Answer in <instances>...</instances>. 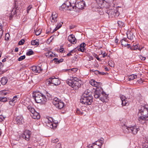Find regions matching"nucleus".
Returning <instances> with one entry per match:
<instances>
[{
	"instance_id": "4",
	"label": "nucleus",
	"mask_w": 148,
	"mask_h": 148,
	"mask_svg": "<svg viewBox=\"0 0 148 148\" xmlns=\"http://www.w3.org/2000/svg\"><path fill=\"white\" fill-rule=\"evenodd\" d=\"M77 2L76 0H67L61 6L66 10L75 11V8Z\"/></svg>"
},
{
	"instance_id": "47",
	"label": "nucleus",
	"mask_w": 148,
	"mask_h": 148,
	"mask_svg": "<svg viewBox=\"0 0 148 148\" xmlns=\"http://www.w3.org/2000/svg\"><path fill=\"white\" fill-rule=\"evenodd\" d=\"M24 40L23 39H22L19 41L18 44L20 45H22L24 43Z\"/></svg>"
},
{
	"instance_id": "42",
	"label": "nucleus",
	"mask_w": 148,
	"mask_h": 148,
	"mask_svg": "<svg viewBox=\"0 0 148 148\" xmlns=\"http://www.w3.org/2000/svg\"><path fill=\"white\" fill-rule=\"evenodd\" d=\"M62 26V24H59V27H56L54 29L53 32L56 31L57 30L60 28Z\"/></svg>"
},
{
	"instance_id": "24",
	"label": "nucleus",
	"mask_w": 148,
	"mask_h": 148,
	"mask_svg": "<svg viewBox=\"0 0 148 148\" xmlns=\"http://www.w3.org/2000/svg\"><path fill=\"white\" fill-rule=\"evenodd\" d=\"M54 125V124L51 121L50 122L49 121H48V122L47 123V125L50 127L51 128H53L54 127H56L57 126V124L56 123H55Z\"/></svg>"
},
{
	"instance_id": "3",
	"label": "nucleus",
	"mask_w": 148,
	"mask_h": 148,
	"mask_svg": "<svg viewBox=\"0 0 148 148\" xmlns=\"http://www.w3.org/2000/svg\"><path fill=\"white\" fill-rule=\"evenodd\" d=\"M33 98L37 103H45L47 101L45 96L40 92H34L33 94Z\"/></svg>"
},
{
	"instance_id": "18",
	"label": "nucleus",
	"mask_w": 148,
	"mask_h": 148,
	"mask_svg": "<svg viewBox=\"0 0 148 148\" xmlns=\"http://www.w3.org/2000/svg\"><path fill=\"white\" fill-rule=\"evenodd\" d=\"M16 123L17 124L20 125L22 124L23 122V117L21 115L18 116L16 118Z\"/></svg>"
},
{
	"instance_id": "64",
	"label": "nucleus",
	"mask_w": 148,
	"mask_h": 148,
	"mask_svg": "<svg viewBox=\"0 0 148 148\" xmlns=\"http://www.w3.org/2000/svg\"><path fill=\"white\" fill-rule=\"evenodd\" d=\"M18 48H17V47L15 49V51L16 52L18 51Z\"/></svg>"
},
{
	"instance_id": "21",
	"label": "nucleus",
	"mask_w": 148,
	"mask_h": 148,
	"mask_svg": "<svg viewBox=\"0 0 148 148\" xmlns=\"http://www.w3.org/2000/svg\"><path fill=\"white\" fill-rule=\"evenodd\" d=\"M32 118L34 119H38L40 118V116L39 114L35 111L34 112L32 113L31 114Z\"/></svg>"
},
{
	"instance_id": "57",
	"label": "nucleus",
	"mask_w": 148,
	"mask_h": 148,
	"mask_svg": "<svg viewBox=\"0 0 148 148\" xmlns=\"http://www.w3.org/2000/svg\"><path fill=\"white\" fill-rule=\"evenodd\" d=\"M75 26L74 25H72L70 26V29H74Z\"/></svg>"
},
{
	"instance_id": "28",
	"label": "nucleus",
	"mask_w": 148,
	"mask_h": 148,
	"mask_svg": "<svg viewBox=\"0 0 148 148\" xmlns=\"http://www.w3.org/2000/svg\"><path fill=\"white\" fill-rule=\"evenodd\" d=\"M137 75L132 74L129 76L128 77V79L129 81L132 80L134 79L137 78Z\"/></svg>"
},
{
	"instance_id": "27",
	"label": "nucleus",
	"mask_w": 148,
	"mask_h": 148,
	"mask_svg": "<svg viewBox=\"0 0 148 148\" xmlns=\"http://www.w3.org/2000/svg\"><path fill=\"white\" fill-rule=\"evenodd\" d=\"M31 44L33 46H38L39 45L38 40L36 39L32 40L31 42Z\"/></svg>"
},
{
	"instance_id": "13",
	"label": "nucleus",
	"mask_w": 148,
	"mask_h": 148,
	"mask_svg": "<svg viewBox=\"0 0 148 148\" xmlns=\"http://www.w3.org/2000/svg\"><path fill=\"white\" fill-rule=\"evenodd\" d=\"M100 100L103 102H107L108 101V95L103 91H102L101 97L100 98Z\"/></svg>"
},
{
	"instance_id": "26",
	"label": "nucleus",
	"mask_w": 148,
	"mask_h": 148,
	"mask_svg": "<svg viewBox=\"0 0 148 148\" xmlns=\"http://www.w3.org/2000/svg\"><path fill=\"white\" fill-rule=\"evenodd\" d=\"M138 120L139 121V122L140 123H141L142 122V121H145V120L147 118L145 116L140 115V116H138Z\"/></svg>"
},
{
	"instance_id": "51",
	"label": "nucleus",
	"mask_w": 148,
	"mask_h": 148,
	"mask_svg": "<svg viewBox=\"0 0 148 148\" xmlns=\"http://www.w3.org/2000/svg\"><path fill=\"white\" fill-rule=\"evenodd\" d=\"M56 148H62L61 144L58 143L56 146Z\"/></svg>"
},
{
	"instance_id": "1",
	"label": "nucleus",
	"mask_w": 148,
	"mask_h": 148,
	"mask_svg": "<svg viewBox=\"0 0 148 148\" xmlns=\"http://www.w3.org/2000/svg\"><path fill=\"white\" fill-rule=\"evenodd\" d=\"M93 97L91 92L85 91L82 94L80 99V102L86 105H90L92 102Z\"/></svg>"
},
{
	"instance_id": "15",
	"label": "nucleus",
	"mask_w": 148,
	"mask_h": 148,
	"mask_svg": "<svg viewBox=\"0 0 148 148\" xmlns=\"http://www.w3.org/2000/svg\"><path fill=\"white\" fill-rule=\"evenodd\" d=\"M102 90L101 89V90L97 88L95 92L94 97L95 98L99 99H100V98L101 97V95L102 93Z\"/></svg>"
},
{
	"instance_id": "41",
	"label": "nucleus",
	"mask_w": 148,
	"mask_h": 148,
	"mask_svg": "<svg viewBox=\"0 0 148 148\" xmlns=\"http://www.w3.org/2000/svg\"><path fill=\"white\" fill-rule=\"evenodd\" d=\"M62 26V24H59V27H56L54 29L53 32L56 31L57 30L60 28Z\"/></svg>"
},
{
	"instance_id": "58",
	"label": "nucleus",
	"mask_w": 148,
	"mask_h": 148,
	"mask_svg": "<svg viewBox=\"0 0 148 148\" xmlns=\"http://www.w3.org/2000/svg\"><path fill=\"white\" fill-rule=\"evenodd\" d=\"M88 148H93V145H88L87 147Z\"/></svg>"
},
{
	"instance_id": "38",
	"label": "nucleus",
	"mask_w": 148,
	"mask_h": 148,
	"mask_svg": "<svg viewBox=\"0 0 148 148\" xmlns=\"http://www.w3.org/2000/svg\"><path fill=\"white\" fill-rule=\"evenodd\" d=\"M109 65L111 67H114V63L113 61H111L109 62Z\"/></svg>"
},
{
	"instance_id": "44",
	"label": "nucleus",
	"mask_w": 148,
	"mask_h": 148,
	"mask_svg": "<svg viewBox=\"0 0 148 148\" xmlns=\"http://www.w3.org/2000/svg\"><path fill=\"white\" fill-rule=\"evenodd\" d=\"M36 66H33L32 67V70L34 73H36Z\"/></svg>"
},
{
	"instance_id": "20",
	"label": "nucleus",
	"mask_w": 148,
	"mask_h": 148,
	"mask_svg": "<svg viewBox=\"0 0 148 148\" xmlns=\"http://www.w3.org/2000/svg\"><path fill=\"white\" fill-rule=\"evenodd\" d=\"M120 98L122 101V105L123 106H126L127 102L126 101V98L125 96L123 95H121Z\"/></svg>"
},
{
	"instance_id": "33",
	"label": "nucleus",
	"mask_w": 148,
	"mask_h": 148,
	"mask_svg": "<svg viewBox=\"0 0 148 148\" xmlns=\"http://www.w3.org/2000/svg\"><path fill=\"white\" fill-rule=\"evenodd\" d=\"M125 39H123L120 41V43H121L122 46H126V45H127V43H126Z\"/></svg>"
},
{
	"instance_id": "43",
	"label": "nucleus",
	"mask_w": 148,
	"mask_h": 148,
	"mask_svg": "<svg viewBox=\"0 0 148 148\" xmlns=\"http://www.w3.org/2000/svg\"><path fill=\"white\" fill-rule=\"evenodd\" d=\"M75 53V51L74 50L71 51L70 53H68L67 54V56H70L73 55L72 54H73Z\"/></svg>"
},
{
	"instance_id": "16",
	"label": "nucleus",
	"mask_w": 148,
	"mask_h": 148,
	"mask_svg": "<svg viewBox=\"0 0 148 148\" xmlns=\"http://www.w3.org/2000/svg\"><path fill=\"white\" fill-rule=\"evenodd\" d=\"M68 40L71 43L74 44L76 43L77 40L75 36L73 34L69 35L68 38Z\"/></svg>"
},
{
	"instance_id": "31",
	"label": "nucleus",
	"mask_w": 148,
	"mask_h": 148,
	"mask_svg": "<svg viewBox=\"0 0 148 148\" xmlns=\"http://www.w3.org/2000/svg\"><path fill=\"white\" fill-rule=\"evenodd\" d=\"M42 70V68H41L40 66H37L36 73H40Z\"/></svg>"
},
{
	"instance_id": "55",
	"label": "nucleus",
	"mask_w": 148,
	"mask_h": 148,
	"mask_svg": "<svg viewBox=\"0 0 148 148\" xmlns=\"http://www.w3.org/2000/svg\"><path fill=\"white\" fill-rule=\"evenodd\" d=\"M78 51H80L81 52H83L84 50V49L80 47L79 48H78Z\"/></svg>"
},
{
	"instance_id": "56",
	"label": "nucleus",
	"mask_w": 148,
	"mask_h": 148,
	"mask_svg": "<svg viewBox=\"0 0 148 148\" xmlns=\"http://www.w3.org/2000/svg\"><path fill=\"white\" fill-rule=\"evenodd\" d=\"M142 49V48H141V49H140L139 48H138V46H137V47H134V50H137V49H138V50H139L140 51Z\"/></svg>"
},
{
	"instance_id": "54",
	"label": "nucleus",
	"mask_w": 148,
	"mask_h": 148,
	"mask_svg": "<svg viewBox=\"0 0 148 148\" xmlns=\"http://www.w3.org/2000/svg\"><path fill=\"white\" fill-rule=\"evenodd\" d=\"M3 64L1 62H0V71L3 69Z\"/></svg>"
},
{
	"instance_id": "62",
	"label": "nucleus",
	"mask_w": 148,
	"mask_h": 148,
	"mask_svg": "<svg viewBox=\"0 0 148 148\" xmlns=\"http://www.w3.org/2000/svg\"><path fill=\"white\" fill-rule=\"evenodd\" d=\"M2 71V72L3 73H3H5L6 71H7V70H3V69H2V70H1L0 71Z\"/></svg>"
},
{
	"instance_id": "23",
	"label": "nucleus",
	"mask_w": 148,
	"mask_h": 148,
	"mask_svg": "<svg viewBox=\"0 0 148 148\" xmlns=\"http://www.w3.org/2000/svg\"><path fill=\"white\" fill-rule=\"evenodd\" d=\"M8 81V79L7 77H3L1 78V84L4 85L7 83Z\"/></svg>"
},
{
	"instance_id": "34",
	"label": "nucleus",
	"mask_w": 148,
	"mask_h": 148,
	"mask_svg": "<svg viewBox=\"0 0 148 148\" xmlns=\"http://www.w3.org/2000/svg\"><path fill=\"white\" fill-rule=\"evenodd\" d=\"M117 23L119 26L121 27L125 26V24L124 23L121 21H118L117 22Z\"/></svg>"
},
{
	"instance_id": "25",
	"label": "nucleus",
	"mask_w": 148,
	"mask_h": 148,
	"mask_svg": "<svg viewBox=\"0 0 148 148\" xmlns=\"http://www.w3.org/2000/svg\"><path fill=\"white\" fill-rule=\"evenodd\" d=\"M63 59L61 58L59 60L58 58H55L52 60L54 61V63L56 64H58L63 62Z\"/></svg>"
},
{
	"instance_id": "48",
	"label": "nucleus",
	"mask_w": 148,
	"mask_h": 148,
	"mask_svg": "<svg viewBox=\"0 0 148 148\" xmlns=\"http://www.w3.org/2000/svg\"><path fill=\"white\" fill-rule=\"evenodd\" d=\"M11 100L15 103H16L17 101V96H14Z\"/></svg>"
},
{
	"instance_id": "40",
	"label": "nucleus",
	"mask_w": 148,
	"mask_h": 148,
	"mask_svg": "<svg viewBox=\"0 0 148 148\" xmlns=\"http://www.w3.org/2000/svg\"><path fill=\"white\" fill-rule=\"evenodd\" d=\"M25 58V55H23L20 57L19 58H18V60L19 61H21L22 60H23Z\"/></svg>"
},
{
	"instance_id": "32",
	"label": "nucleus",
	"mask_w": 148,
	"mask_h": 148,
	"mask_svg": "<svg viewBox=\"0 0 148 148\" xmlns=\"http://www.w3.org/2000/svg\"><path fill=\"white\" fill-rule=\"evenodd\" d=\"M29 111H30L32 113L36 111L34 109V108H32L31 106H29L27 107Z\"/></svg>"
},
{
	"instance_id": "30",
	"label": "nucleus",
	"mask_w": 148,
	"mask_h": 148,
	"mask_svg": "<svg viewBox=\"0 0 148 148\" xmlns=\"http://www.w3.org/2000/svg\"><path fill=\"white\" fill-rule=\"evenodd\" d=\"M2 95H0V101L5 102L7 101V98L2 97Z\"/></svg>"
},
{
	"instance_id": "59",
	"label": "nucleus",
	"mask_w": 148,
	"mask_h": 148,
	"mask_svg": "<svg viewBox=\"0 0 148 148\" xmlns=\"http://www.w3.org/2000/svg\"><path fill=\"white\" fill-rule=\"evenodd\" d=\"M64 49L63 48H61L60 49V52L61 53H62L64 51Z\"/></svg>"
},
{
	"instance_id": "29",
	"label": "nucleus",
	"mask_w": 148,
	"mask_h": 148,
	"mask_svg": "<svg viewBox=\"0 0 148 148\" xmlns=\"http://www.w3.org/2000/svg\"><path fill=\"white\" fill-rule=\"evenodd\" d=\"M127 38L131 40H132L133 39L134 37V36L132 33H129V34H127Z\"/></svg>"
},
{
	"instance_id": "39",
	"label": "nucleus",
	"mask_w": 148,
	"mask_h": 148,
	"mask_svg": "<svg viewBox=\"0 0 148 148\" xmlns=\"http://www.w3.org/2000/svg\"><path fill=\"white\" fill-rule=\"evenodd\" d=\"M2 26L1 25V28H0V40L2 37V36L3 33V31L2 30Z\"/></svg>"
},
{
	"instance_id": "14",
	"label": "nucleus",
	"mask_w": 148,
	"mask_h": 148,
	"mask_svg": "<svg viewBox=\"0 0 148 148\" xmlns=\"http://www.w3.org/2000/svg\"><path fill=\"white\" fill-rule=\"evenodd\" d=\"M105 1L104 0H97L95 7L97 8L102 9L103 5L105 4Z\"/></svg>"
},
{
	"instance_id": "9",
	"label": "nucleus",
	"mask_w": 148,
	"mask_h": 148,
	"mask_svg": "<svg viewBox=\"0 0 148 148\" xmlns=\"http://www.w3.org/2000/svg\"><path fill=\"white\" fill-rule=\"evenodd\" d=\"M53 104L58 109H61L64 106V103L61 101H59L58 99L55 98L53 102Z\"/></svg>"
},
{
	"instance_id": "63",
	"label": "nucleus",
	"mask_w": 148,
	"mask_h": 148,
	"mask_svg": "<svg viewBox=\"0 0 148 148\" xmlns=\"http://www.w3.org/2000/svg\"><path fill=\"white\" fill-rule=\"evenodd\" d=\"M141 79L140 80H138V82L140 84L142 83V81H141Z\"/></svg>"
},
{
	"instance_id": "50",
	"label": "nucleus",
	"mask_w": 148,
	"mask_h": 148,
	"mask_svg": "<svg viewBox=\"0 0 148 148\" xmlns=\"http://www.w3.org/2000/svg\"><path fill=\"white\" fill-rule=\"evenodd\" d=\"M59 141V140L58 138H57L52 140V143H56Z\"/></svg>"
},
{
	"instance_id": "36",
	"label": "nucleus",
	"mask_w": 148,
	"mask_h": 148,
	"mask_svg": "<svg viewBox=\"0 0 148 148\" xmlns=\"http://www.w3.org/2000/svg\"><path fill=\"white\" fill-rule=\"evenodd\" d=\"M77 113L79 115H82L83 114V111L82 110L79 109L77 108L76 110Z\"/></svg>"
},
{
	"instance_id": "7",
	"label": "nucleus",
	"mask_w": 148,
	"mask_h": 148,
	"mask_svg": "<svg viewBox=\"0 0 148 148\" xmlns=\"http://www.w3.org/2000/svg\"><path fill=\"white\" fill-rule=\"evenodd\" d=\"M13 6L14 7H13V9L11 11V13L9 14V19L10 20L11 19L14 15L16 14H20V8L18 7V6L17 5L16 2L14 3Z\"/></svg>"
},
{
	"instance_id": "49",
	"label": "nucleus",
	"mask_w": 148,
	"mask_h": 148,
	"mask_svg": "<svg viewBox=\"0 0 148 148\" xmlns=\"http://www.w3.org/2000/svg\"><path fill=\"white\" fill-rule=\"evenodd\" d=\"M86 46V44L84 43L83 42L80 45V47L81 48H83L84 49V47Z\"/></svg>"
},
{
	"instance_id": "2",
	"label": "nucleus",
	"mask_w": 148,
	"mask_h": 148,
	"mask_svg": "<svg viewBox=\"0 0 148 148\" xmlns=\"http://www.w3.org/2000/svg\"><path fill=\"white\" fill-rule=\"evenodd\" d=\"M66 82L69 86L75 90L80 87L81 86V81L75 77H70L69 79H67Z\"/></svg>"
},
{
	"instance_id": "61",
	"label": "nucleus",
	"mask_w": 148,
	"mask_h": 148,
	"mask_svg": "<svg viewBox=\"0 0 148 148\" xmlns=\"http://www.w3.org/2000/svg\"><path fill=\"white\" fill-rule=\"evenodd\" d=\"M107 54H106V53H103V57L104 58L105 56H107Z\"/></svg>"
},
{
	"instance_id": "19",
	"label": "nucleus",
	"mask_w": 148,
	"mask_h": 148,
	"mask_svg": "<svg viewBox=\"0 0 148 148\" xmlns=\"http://www.w3.org/2000/svg\"><path fill=\"white\" fill-rule=\"evenodd\" d=\"M90 84L92 86L96 87L98 86H100L101 84V83L98 82L93 79H92L90 81Z\"/></svg>"
},
{
	"instance_id": "46",
	"label": "nucleus",
	"mask_w": 148,
	"mask_h": 148,
	"mask_svg": "<svg viewBox=\"0 0 148 148\" xmlns=\"http://www.w3.org/2000/svg\"><path fill=\"white\" fill-rule=\"evenodd\" d=\"M91 71H92V72H94L95 74L97 75L99 74V73H101L100 72H99V71L97 70L94 71L93 70H91Z\"/></svg>"
},
{
	"instance_id": "10",
	"label": "nucleus",
	"mask_w": 148,
	"mask_h": 148,
	"mask_svg": "<svg viewBox=\"0 0 148 148\" xmlns=\"http://www.w3.org/2000/svg\"><path fill=\"white\" fill-rule=\"evenodd\" d=\"M104 140L103 138H101L98 140L96 142V143H94L92 144L93 147V148H101L104 143Z\"/></svg>"
},
{
	"instance_id": "45",
	"label": "nucleus",
	"mask_w": 148,
	"mask_h": 148,
	"mask_svg": "<svg viewBox=\"0 0 148 148\" xmlns=\"http://www.w3.org/2000/svg\"><path fill=\"white\" fill-rule=\"evenodd\" d=\"M34 31L35 32L36 35L37 36H38L40 34L41 32V31L39 30L36 31V30H35Z\"/></svg>"
},
{
	"instance_id": "11",
	"label": "nucleus",
	"mask_w": 148,
	"mask_h": 148,
	"mask_svg": "<svg viewBox=\"0 0 148 148\" xmlns=\"http://www.w3.org/2000/svg\"><path fill=\"white\" fill-rule=\"evenodd\" d=\"M84 5V3L82 1L77 2L75 8V10L76 11L78 9L82 10L83 9Z\"/></svg>"
},
{
	"instance_id": "60",
	"label": "nucleus",
	"mask_w": 148,
	"mask_h": 148,
	"mask_svg": "<svg viewBox=\"0 0 148 148\" xmlns=\"http://www.w3.org/2000/svg\"><path fill=\"white\" fill-rule=\"evenodd\" d=\"M140 58L141 60H145L146 59V58L145 57H143L141 56V57H140Z\"/></svg>"
},
{
	"instance_id": "5",
	"label": "nucleus",
	"mask_w": 148,
	"mask_h": 148,
	"mask_svg": "<svg viewBox=\"0 0 148 148\" xmlns=\"http://www.w3.org/2000/svg\"><path fill=\"white\" fill-rule=\"evenodd\" d=\"M123 129L125 133L131 132L134 134H136L139 130V128H136V126H128L125 125L123 126Z\"/></svg>"
},
{
	"instance_id": "6",
	"label": "nucleus",
	"mask_w": 148,
	"mask_h": 148,
	"mask_svg": "<svg viewBox=\"0 0 148 148\" xmlns=\"http://www.w3.org/2000/svg\"><path fill=\"white\" fill-rule=\"evenodd\" d=\"M60 82L59 79L58 78L55 77L54 76L50 77L46 81V84L48 86L53 84L56 86L60 84Z\"/></svg>"
},
{
	"instance_id": "35",
	"label": "nucleus",
	"mask_w": 148,
	"mask_h": 148,
	"mask_svg": "<svg viewBox=\"0 0 148 148\" xmlns=\"http://www.w3.org/2000/svg\"><path fill=\"white\" fill-rule=\"evenodd\" d=\"M55 55V54H53V53L51 52H49L48 53H47L46 54V56L48 57H51L52 56H53V55Z\"/></svg>"
},
{
	"instance_id": "8",
	"label": "nucleus",
	"mask_w": 148,
	"mask_h": 148,
	"mask_svg": "<svg viewBox=\"0 0 148 148\" xmlns=\"http://www.w3.org/2000/svg\"><path fill=\"white\" fill-rule=\"evenodd\" d=\"M105 12L108 14L109 16H111L112 17H117L120 14L119 12L117 10H107L105 11Z\"/></svg>"
},
{
	"instance_id": "22",
	"label": "nucleus",
	"mask_w": 148,
	"mask_h": 148,
	"mask_svg": "<svg viewBox=\"0 0 148 148\" xmlns=\"http://www.w3.org/2000/svg\"><path fill=\"white\" fill-rule=\"evenodd\" d=\"M105 4H104L103 5V7L102 9V10L103 12L104 11L105 12V11H106L108 8L110 6V4L105 1Z\"/></svg>"
},
{
	"instance_id": "37",
	"label": "nucleus",
	"mask_w": 148,
	"mask_h": 148,
	"mask_svg": "<svg viewBox=\"0 0 148 148\" xmlns=\"http://www.w3.org/2000/svg\"><path fill=\"white\" fill-rule=\"evenodd\" d=\"M34 53V51L32 50H31L26 53V55L27 56H29L33 54Z\"/></svg>"
},
{
	"instance_id": "17",
	"label": "nucleus",
	"mask_w": 148,
	"mask_h": 148,
	"mask_svg": "<svg viewBox=\"0 0 148 148\" xmlns=\"http://www.w3.org/2000/svg\"><path fill=\"white\" fill-rule=\"evenodd\" d=\"M58 17L57 14L55 12H53L51 16V17L50 20L52 23H54L57 22V18Z\"/></svg>"
},
{
	"instance_id": "53",
	"label": "nucleus",
	"mask_w": 148,
	"mask_h": 148,
	"mask_svg": "<svg viewBox=\"0 0 148 148\" xmlns=\"http://www.w3.org/2000/svg\"><path fill=\"white\" fill-rule=\"evenodd\" d=\"M32 7L31 6H29L27 7V13H28L29 11L31 10Z\"/></svg>"
},
{
	"instance_id": "52",
	"label": "nucleus",
	"mask_w": 148,
	"mask_h": 148,
	"mask_svg": "<svg viewBox=\"0 0 148 148\" xmlns=\"http://www.w3.org/2000/svg\"><path fill=\"white\" fill-rule=\"evenodd\" d=\"M9 104L11 106H13L15 104V103L11 100L9 101Z\"/></svg>"
},
{
	"instance_id": "12",
	"label": "nucleus",
	"mask_w": 148,
	"mask_h": 148,
	"mask_svg": "<svg viewBox=\"0 0 148 148\" xmlns=\"http://www.w3.org/2000/svg\"><path fill=\"white\" fill-rule=\"evenodd\" d=\"M31 134V132L30 131L25 130L23 134L22 135V136L26 140L29 141V140Z\"/></svg>"
}]
</instances>
